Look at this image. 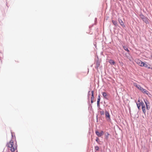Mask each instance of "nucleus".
I'll list each match as a JSON object with an SVG mask.
<instances>
[{"instance_id":"nucleus-1","label":"nucleus","mask_w":152,"mask_h":152,"mask_svg":"<svg viewBox=\"0 0 152 152\" xmlns=\"http://www.w3.org/2000/svg\"><path fill=\"white\" fill-rule=\"evenodd\" d=\"M6 146L8 149L12 152H14L17 148L16 143H15L12 140L7 143Z\"/></svg>"},{"instance_id":"nucleus-2","label":"nucleus","mask_w":152,"mask_h":152,"mask_svg":"<svg viewBox=\"0 0 152 152\" xmlns=\"http://www.w3.org/2000/svg\"><path fill=\"white\" fill-rule=\"evenodd\" d=\"M140 16L142 20L145 21L146 23H148V18H146L142 14L140 15Z\"/></svg>"},{"instance_id":"nucleus-3","label":"nucleus","mask_w":152,"mask_h":152,"mask_svg":"<svg viewBox=\"0 0 152 152\" xmlns=\"http://www.w3.org/2000/svg\"><path fill=\"white\" fill-rule=\"evenodd\" d=\"M105 115L107 120L108 121H110V115L109 112L106 110L105 111Z\"/></svg>"},{"instance_id":"nucleus-4","label":"nucleus","mask_w":152,"mask_h":152,"mask_svg":"<svg viewBox=\"0 0 152 152\" xmlns=\"http://www.w3.org/2000/svg\"><path fill=\"white\" fill-rule=\"evenodd\" d=\"M139 65L141 66H142L143 64L144 63V62H143L142 61L139 59H137L135 61Z\"/></svg>"},{"instance_id":"nucleus-5","label":"nucleus","mask_w":152,"mask_h":152,"mask_svg":"<svg viewBox=\"0 0 152 152\" xmlns=\"http://www.w3.org/2000/svg\"><path fill=\"white\" fill-rule=\"evenodd\" d=\"M150 66H151L150 64L148 63H147L146 62H144L142 65V66H144L145 67L148 68L149 69H152V68L150 67Z\"/></svg>"},{"instance_id":"nucleus-6","label":"nucleus","mask_w":152,"mask_h":152,"mask_svg":"<svg viewBox=\"0 0 152 152\" xmlns=\"http://www.w3.org/2000/svg\"><path fill=\"white\" fill-rule=\"evenodd\" d=\"M144 102L146 105V109L147 110H149L150 108L149 103L147 100L146 101H144Z\"/></svg>"},{"instance_id":"nucleus-7","label":"nucleus","mask_w":152,"mask_h":152,"mask_svg":"<svg viewBox=\"0 0 152 152\" xmlns=\"http://www.w3.org/2000/svg\"><path fill=\"white\" fill-rule=\"evenodd\" d=\"M140 91L143 93L145 94L148 95V94H149V93L148 92V91L146 90L145 89H144L142 88L141 89Z\"/></svg>"},{"instance_id":"nucleus-8","label":"nucleus","mask_w":152,"mask_h":152,"mask_svg":"<svg viewBox=\"0 0 152 152\" xmlns=\"http://www.w3.org/2000/svg\"><path fill=\"white\" fill-rule=\"evenodd\" d=\"M118 21L121 26H122V27H125L124 24L121 19L120 18H118Z\"/></svg>"},{"instance_id":"nucleus-9","label":"nucleus","mask_w":152,"mask_h":152,"mask_svg":"<svg viewBox=\"0 0 152 152\" xmlns=\"http://www.w3.org/2000/svg\"><path fill=\"white\" fill-rule=\"evenodd\" d=\"M92 95H91V103H92L93 102V100L94 99V91H92L91 92Z\"/></svg>"},{"instance_id":"nucleus-10","label":"nucleus","mask_w":152,"mask_h":152,"mask_svg":"<svg viewBox=\"0 0 152 152\" xmlns=\"http://www.w3.org/2000/svg\"><path fill=\"white\" fill-rule=\"evenodd\" d=\"M133 84L134 86L136 87L140 90H141V88H142V87L140 85H137L136 83H134Z\"/></svg>"},{"instance_id":"nucleus-11","label":"nucleus","mask_w":152,"mask_h":152,"mask_svg":"<svg viewBox=\"0 0 152 152\" xmlns=\"http://www.w3.org/2000/svg\"><path fill=\"white\" fill-rule=\"evenodd\" d=\"M103 97L105 99H107V94L106 92H104L102 93Z\"/></svg>"},{"instance_id":"nucleus-12","label":"nucleus","mask_w":152,"mask_h":152,"mask_svg":"<svg viewBox=\"0 0 152 152\" xmlns=\"http://www.w3.org/2000/svg\"><path fill=\"white\" fill-rule=\"evenodd\" d=\"M109 63L111 65H114L115 62L112 59H110L109 61Z\"/></svg>"},{"instance_id":"nucleus-13","label":"nucleus","mask_w":152,"mask_h":152,"mask_svg":"<svg viewBox=\"0 0 152 152\" xmlns=\"http://www.w3.org/2000/svg\"><path fill=\"white\" fill-rule=\"evenodd\" d=\"M142 110L143 113H144V114H145L146 113V111L145 107V106H143L142 107Z\"/></svg>"},{"instance_id":"nucleus-14","label":"nucleus","mask_w":152,"mask_h":152,"mask_svg":"<svg viewBox=\"0 0 152 152\" xmlns=\"http://www.w3.org/2000/svg\"><path fill=\"white\" fill-rule=\"evenodd\" d=\"M100 100V95H99L97 99V105L99 106V102Z\"/></svg>"},{"instance_id":"nucleus-15","label":"nucleus","mask_w":152,"mask_h":152,"mask_svg":"<svg viewBox=\"0 0 152 152\" xmlns=\"http://www.w3.org/2000/svg\"><path fill=\"white\" fill-rule=\"evenodd\" d=\"M100 62L98 61H97L96 62V68L97 69L99 66Z\"/></svg>"},{"instance_id":"nucleus-16","label":"nucleus","mask_w":152,"mask_h":152,"mask_svg":"<svg viewBox=\"0 0 152 152\" xmlns=\"http://www.w3.org/2000/svg\"><path fill=\"white\" fill-rule=\"evenodd\" d=\"M112 22L114 25L115 26H116L118 25L117 24V22L116 21H115L114 20H112Z\"/></svg>"},{"instance_id":"nucleus-17","label":"nucleus","mask_w":152,"mask_h":152,"mask_svg":"<svg viewBox=\"0 0 152 152\" xmlns=\"http://www.w3.org/2000/svg\"><path fill=\"white\" fill-rule=\"evenodd\" d=\"M123 48H124V49L126 51H127L128 52H129V50H128V48H127V47L125 46H123Z\"/></svg>"},{"instance_id":"nucleus-18","label":"nucleus","mask_w":152,"mask_h":152,"mask_svg":"<svg viewBox=\"0 0 152 152\" xmlns=\"http://www.w3.org/2000/svg\"><path fill=\"white\" fill-rule=\"evenodd\" d=\"M137 105L138 109L139 110L140 106H141V102L140 103H137Z\"/></svg>"},{"instance_id":"nucleus-19","label":"nucleus","mask_w":152,"mask_h":152,"mask_svg":"<svg viewBox=\"0 0 152 152\" xmlns=\"http://www.w3.org/2000/svg\"><path fill=\"white\" fill-rule=\"evenodd\" d=\"M95 149L96 151H98L99 149V148L97 146H96L95 147Z\"/></svg>"},{"instance_id":"nucleus-20","label":"nucleus","mask_w":152,"mask_h":152,"mask_svg":"<svg viewBox=\"0 0 152 152\" xmlns=\"http://www.w3.org/2000/svg\"><path fill=\"white\" fill-rule=\"evenodd\" d=\"M100 113L101 115H103L104 114V113L103 111H100Z\"/></svg>"},{"instance_id":"nucleus-21","label":"nucleus","mask_w":152,"mask_h":152,"mask_svg":"<svg viewBox=\"0 0 152 152\" xmlns=\"http://www.w3.org/2000/svg\"><path fill=\"white\" fill-rule=\"evenodd\" d=\"M141 105L142 106V107L143 106H145L143 102H141Z\"/></svg>"},{"instance_id":"nucleus-22","label":"nucleus","mask_w":152,"mask_h":152,"mask_svg":"<svg viewBox=\"0 0 152 152\" xmlns=\"http://www.w3.org/2000/svg\"><path fill=\"white\" fill-rule=\"evenodd\" d=\"M96 134L98 136L100 137L103 134Z\"/></svg>"},{"instance_id":"nucleus-23","label":"nucleus","mask_w":152,"mask_h":152,"mask_svg":"<svg viewBox=\"0 0 152 152\" xmlns=\"http://www.w3.org/2000/svg\"><path fill=\"white\" fill-rule=\"evenodd\" d=\"M98 140H99V138H97L96 139V141H97Z\"/></svg>"},{"instance_id":"nucleus-24","label":"nucleus","mask_w":152,"mask_h":152,"mask_svg":"<svg viewBox=\"0 0 152 152\" xmlns=\"http://www.w3.org/2000/svg\"><path fill=\"white\" fill-rule=\"evenodd\" d=\"M138 101L139 102H140V100L139 99H138Z\"/></svg>"},{"instance_id":"nucleus-25","label":"nucleus","mask_w":152,"mask_h":152,"mask_svg":"<svg viewBox=\"0 0 152 152\" xmlns=\"http://www.w3.org/2000/svg\"><path fill=\"white\" fill-rule=\"evenodd\" d=\"M96 133H99V132H97V131H96Z\"/></svg>"},{"instance_id":"nucleus-26","label":"nucleus","mask_w":152,"mask_h":152,"mask_svg":"<svg viewBox=\"0 0 152 152\" xmlns=\"http://www.w3.org/2000/svg\"><path fill=\"white\" fill-rule=\"evenodd\" d=\"M12 136L13 137V135L12 134Z\"/></svg>"}]
</instances>
